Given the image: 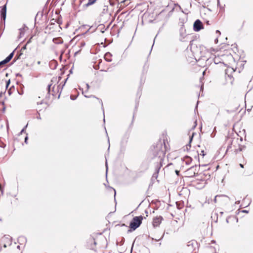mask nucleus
<instances>
[{
  "label": "nucleus",
  "mask_w": 253,
  "mask_h": 253,
  "mask_svg": "<svg viewBox=\"0 0 253 253\" xmlns=\"http://www.w3.org/2000/svg\"><path fill=\"white\" fill-rule=\"evenodd\" d=\"M166 147L165 142H159L154 150V155L156 157H158L161 161L165 155Z\"/></svg>",
  "instance_id": "obj_1"
},
{
  "label": "nucleus",
  "mask_w": 253,
  "mask_h": 253,
  "mask_svg": "<svg viewBox=\"0 0 253 253\" xmlns=\"http://www.w3.org/2000/svg\"><path fill=\"white\" fill-rule=\"evenodd\" d=\"M143 219V217L141 215L134 217L129 224L130 229L128 230L127 232H130L139 227L142 223Z\"/></svg>",
  "instance_id": "obj_2"
},
{
  "label": "nucleus",
  "mask_w": 253,
  "mask_h": 253,
  "mask_svg": "<svg viewBox=\"0 0 253 253\" xmlns=\"http://www.w3.org/2000/svg\"><path fill=\"white\" fill-rule=\"evenodd\" d=\"M197 165L191 167L185 171V173L188 177H192L196 176L198 173V169Z\"/></svg>",
  "instance_id": "obj_3"
},
{
  "label": "nucleus",
  "mask_w": 253,
  "mask_h": 253,
  "mask_svg": "<svg viewBox=\"0 0 253 253\" xmlns=\"http://www.w3.org/2000/svg\"><path fill=\"white\" fill-rule=\"evenodd\" d=\"M203 29L202 22L199 19L196 20L193 24V30L196 32H198Z\"/></svg>",
  "instance_id": "obj_4"
},
{
  "label": "nucleus",
  "mask_w": 253,
  "mask_h": 253,
  "mask_svg": "<svg viewBox=\"0 0 253 253\" xmlns=\"http://www.w3.org/2000/svg\"><path fill=\"white\" fill-rule=\"evenodd\" d=\"M187 247L189 251L195 250L197 247V243L195 240H191L188 242Z\"/></svg>",
  "instance_id": "obj_5"
},
{
  "label": "nucleus",
  "mask_w": 253,
  "mask_h": 253,
  "mask_svg": "<svg viewBox=\"0 0 253 253\" xmlns=\"http://www.w3.org/2000/svg\"><path fill=\"white\" fill-rule=\"evenodd\" d=\"M6 16V4L3 5L1 7L0 10V18L1 20H3L4 23H5V20Z\"/></svg>",
  "instance_id": "obj_6"
},
{
  "label": "nucleus",
  "mask_w": 253,
  "mask_h": 253,
  "mask_svg": "<svg viewBox=\"0 0 253 253\" xmlns=\"http://www.w3.org/2000/svg\"><path fill=\"white\" fill-rule=\"evenodd\" d=\"M28 29H29L28 27L27 26H26V25L25 24H23L22 27L19 29V35L18 37L19 39H21V38H22L24 36V35L25 33V32L27 30H28Z\"/></svg>",
  "instance_id": "obj_7"
},
{
  "label": "nucleus",
  "mask_w": 253,
  "mask_h": 253,
  "mask_svg": "<svg viewBox=\"0 0 253 253\" xmlns=\"http://www.w3.org/2000/svg\"><path fill=\"white\" fill-rule=\"evenodd\" d=\"M163 217L161 216H159V217H156L154 218L153 221V225L154 227H158L159 226L160 223L162 222V220H163Z\"/></svg>",
  "instance_id": "obj_8"
},
{
  "label": "nucleus",
  "mask_w": 253,
  "mask_h": 253,
  "mask_svg": "<svg viewBox=\"0 0 253 253\" xmlns=\"http://www.w3.org/2000/svg\"><path fill=\"white\" fill-rule=\"evenodd\" d=\"M161 168V166H159L158 165L157 166L155 169V172L153 173L152 176V180H154L156 179L158 176V173L159 170Z\"/></svg>",
  "instance_id": "obj_9"
},
{
  "label": "nucleus",
  "mask_w": 253,
  "mask_h": 253,
  "mask_svg": "<svg viewBox=\"0 0 253 253\" xmlns=\"http://www.w3.org/2000/svg\"><path fill=\"white\" fill-rule=\"evenodd\" d=\"M89 244L88 247L90 248V249L91 250H94V247L96 245V242H95L94 239L93 238H90L89 239Z\"/></svg>",
  "instance_id": "obj_10"
},
{
  "label": "nucleus",
  "mask_w": 253,
  "mask_h": 253,
  "mask_svg": "<svg viewBox=\"0 0 253 253\" xmlns=\"http://www.w3.org/2000/svg\"><path fill=\"white\" fill-rule=\"evenodd\" d=\"M183 162L187 165H189L192 162V158L188 156H185L183 158Z\"/></svg>",
  "instance_id": "obj_11"
},
{
  "label": "nucleus",
  "mask_w": 253,
  "mask_h": 253,
  "mask_svg": "<svg viewBox=\"0 0 253 253\" xmlns=\"http://www.w3.org/2000/svg\"><path fill=\"white\" fill-rule=\"evenodd\" d=\"M111 57H112V54L110 52H107L104 55V59L107 62L112 61Z\"/></svg>",
  "instance_id": "obj_12"
},
{
  "label": "nucleus",
  "mask_w": 253,
  "mask_h": 253,
  "mask_svg": "<svg viewBox=\"0 0 253 253\" xmlns=\"http://www.w3.org/2000/svg\"><path fill=\"white\" fill-rule=\"evenodd\" d=\"M2 240L4 242H7L9 244L11 243V238L9 236H4L2 238Z\"/></svg>",
  "instance_id": "obj_13"
},
{
  "label": "nucleus",
  "mask_w": 253,
  "mask_h": 253,
  "mask_svg": "<svg viewBox=\"0 0 253 253\" xmlns=\"http://www.w3.org/2000/svg\"><path fill=\"white\" fill-rule=\"evenodd\" d=\"M53 42L56 44L62 43L63 42V40L60 38H54Z\"/></svg>",
  "instance_id": "obj_14"
},
{
  "label": "nucleus",
  "mask_w": 253,
  "mask_h": 253,
  "mask_svg": "<svg viewBox=\"0 0 253 253\" xmlns=\"http://www.w3.org/2000/svg\"><path fill=\"white\" fill-rule=\"evenodd\" d=\"M84 97H86V98L93 97V98H97V99L99 101V102H100V103H101V104L102 108H103V102H102V101L101 99H99V98H98L96 97L94 95H90V96H87V95H84Z\"/></svg>",
  "instance_id": "obj_15"
},
{
  "label": "nucleus",
  "mask_w": 253,
  "mask_h": 253,
  "mask_svg": "<svg viewBox=\"0 0 253 253\" xmlns=\"http://www.w3.org/2000/svg\"><path fill=\"white\" fill-rule=\"evenodd\" d=\"M85 45V42L84 41H81L78 44V46L80 47V49H82Z\"/></svg>",
  "instance_id": "obj_16"
},
{
  "label": "nucleus",
  "mask_w": 253,
  "mask_h": 253,
  "mask_svg": "<svg viewBox=\"0 0 253 253\" xmlns=\"http://www.w3.org/2000/svg\"><path fill=\"white\" fill-rule=\"evenodd\" d=\"M96 1V0H88V2L87 3L85 4V6H88L89 5H91L93 4Z\"/></svg>",
  "instance_id": "obj_17"
},
{
  "label": "nucleus",
  "mask_w": 253,
  "mask_h": 253,
  "mask_svg": "<svg viewBox=\"0 0 253 253\" xmlns=\"http://www.w3.org/2000/svg\"><path fill=\"white\" fill-rule=\"evenodd\" d=\"M227 197L228 198V199H229V197H228V196H226V195H216L215 198H214V202L215 203H216L217 202V198H220V197Z\"/></svg>",
  "instance_id": "obj_18"
},
{
  "label": "nucleus",
  "mask_w": 253,
  "mask_h": 253,
  "mask_svg": "<svg viewBox=\"0 0 253 253\" xmlns=\"http://www.w3.org/2000/svg\"><path fill=\"white\" fill-rule=\"evenodd\" d=\"M14 51H13V52H12L11 53H10L9 54V55L6 58V59L9 62L10 61V60L12 59V58L13 57V55H14Z\"/></svg>",
  "instance_id": "obj_19"
},
{
  "label": "nucleus",
  "mask_w": 253,
  "mask_h": 253,
  "mask_svg": "<svg viewBox=\"0 0 253 253\" xmlns=\"http://www.w3.org/2000/svg\"><path fill=\"white\" fill-rule=\"evenodd\" d=\"M14 51H13V52H12L11 53H10L9 54V55L6 58V59L9 62L10 61V60L12 59V58L13 57V55H14Z\"/></svg>",
  "instance_id": "obj_20"
},
{
  "label": "nucleus",
  "mask_w": 253,
  "mask_h": 253,
  "mask_svg": "<svg viewBox=\"0 0 253 253\" xmlns=\"http://www.w3.org/2000/svg\"><path fill=\"white\" fill-rule=\"evenodd\" d=\"M14 51H13V52H12L11 53H10L9 54V55L6 58V59L9 62L10 61V60L12 59V58L13 57V55H14Z\"/></svg>",
  "instance_id": "obj_21"
},
{
  "label": "nucleus",
  "mask_w": 253,
  "mask_h": 253,
  "mask_svg": "<svg viewBox=\"0 0 253 253\" xmlns=\"http://www.w3.org/2000/svg\"><path fill=\"white\" fill-rule=\"evenodd\" d=\"M98 27L100 28V30L102 33H104L106 30V29L105 28L104 26L103 25H100Z\"/></svg>",
  "instance_id": "obj_22"
},
{
  "label": "nucleus",
  "mask_w": 253,
  "mask_h": 253,
  "mask_svg": "<svg viewBox=\"0 0 253 253\" xmlns=\"http://www.w3.org/2000/svg\"><path fill=\"white\" fill-rule=\"evenodd\" d=\"M197 153V155L199 157V155L204 156L206 154L205 153L204 150L201 151L200 153H199L198 152H196Z\"/></svg>",
  "instance_id": "obj_23"
},
{
  "label": "nucleus",
  "mask_w": 253,
  "mask_h": 253,
  "mask_svg": "<svg viewBox=\"0 0 253 253\" xmlns=\"http://www.w3.org/2000/svg\"><path fill=\"white\" fill-rule=\"evenodd\" d=\"M183 29H181V32H180V36L181 37H182L183 39H184L186 36L185 35L184 32H183ZM184 31H185V30H184Z\"/></svg>",
  "instance_id": "obj_24"
},
{
  "label": "nucleus",
  "mask_w": 253,
  "mask_h": 253,
  "mask_svg": "<svg viewBox=\"0 0 253 253\" xmlns=\"http://www.w3.org/2000/svg\"><path fill=\"white\" fill-rule=\"evenodd\" d=\"M51 86V84H48V86H47V90H48V92L47 93V96H49V93H50V86Z\"/></svg>",
  "instance_id": "obj_25"
},
{
  "label": "nucleus",
  "mask_w": 253,
  "mask_h": 253,
  "mask_svg": "<svg viewBox=\"0 0 253 253\" xmlns=\"http://www.w3.org/2000/svg\"><path fill=\"white\" fill-rule=\"evenodd\" d=\"M77 96H74V95H71L70 96V98H71V100H75L77 98Z\"/></svg>",
  "instance_id": "obj_26"
},
{
  "label": "nucleus",
  "mask_w": 253,
  "mask_h": 253,
  "mask_svg": "<svg viewBox=\"0 0 253 253\" xmlns=\"http://www.w3.org/2000/svg\"><path fill=\"white\" fill-rule=\"evenodd\" d=\"M174 6H175V7L174 8H176V7H178L179 8V10H181V8L180 7V6L178 4H174Z\"/></svg>",
  "instance_id": "obj_27"
},
{
  "label": "nucleus",
  "mask_w": 253,
  "mask_h": 253,
  "mask_svg": "<svg viewBox=\"0 0 253 253\" xmlns=\"http://www.w3.org/2000/svg\"><path fill=\"white\" fill-rule=\"evenodd\" d=\"M28 137L27 136V135H26V136L25 137V140H24V142L26 143V144H27L28 143Z\"/></svg>",
  "instance_id": "obj_28"
},
{
  "label": "nucleus",
  "mask_w": 253,
  "mask_h": 253,
  "mask_svg": "<svg viewBox=\"0 0 253 253\" xmlns=\"http://www.w3.org/2000/svg\"><path fill=\"white\" fill-rule=\"evenodd\" d=\"M10 84V80H9L7 82H6V87L7 88L8 86Z\"/></svg>",
  "instance_id": "obj_29"
},
{
  "label": "nucleus",
  "mask_w": 253,
  "mask_h": 253,
  "mask_svg": "<svg viewBox=\"0 0 253 253\" xmlns=\"http://www.w3.org/2000/svg\"><path fill=\"white\" fill-rule=\"evenodd\" d=\"M216 59H217L216 58H215L214 59V62L215 64H218L219 62Z\"/></svg>",
  "instance_id": "obj_30"
},
{
  "label": "nucleus",
  "mask_w": 253,
  "mask_h": 253,
  "mask_svg": "<svg viewBox=\"0 0 253 253\" xmlns=\"http://www.w3.org/2000/svg\"><path fill=\"white\" fill-rule=\"evenodd\" d=\"M81 49H80L79 50H78V51H76L75 53V55H77L78 54V53H80V52L81 51Z\"/></svg>",
  "instance_id": "obj_31"
},
{
  "label": "nucleus",
  "mask_w": 253,
  "mask_h": 253,
  "mask_svg": "<svg viewBox=\"0 0 253 253\" xmlns=\"http://www.w3.org/2000/svg\"><path fill=\"white\" fill-rule=\"evenodd\" d=\"M67 79H68V78L66 79V80H65V82H64V84H63L62 85V86H61V90L62 89V88H63V86L65 85V83H66V81H67Z\"/></svg>",
  "instance_id": "obj_32"
},
{
  "label": "nucleus",
  "mask_w": 253,
  "mask_h": 253,
  "mask_svg": "<svg viewBox=\"0 0 253 253\" xmlns=\"http://www.w3.org/2000/svg\"><path fill=\"white\" fill-rule=\"evenodd\" d=\"M86 87V90H88L89 88V85L88 84H85Z\"/></svg>",
  "instance_id": "obj_33"
},
{
  "label": "nucleus",
  "mask_w": 253,
  "mask_h": 253,
  "mask_svg": "<svg viewBox=\"0 0 253 253\" xmlns=\"http://www.w3.org/2000/svg\"><path fill=\"white\" fill-rule=\"evenodd\" d=\"M186 149L188 150L189 148H190L191 147V145L190 144L186 145Z\"/></svg>",
  "instance_id": "obj_34"
},
{
  "label": "nucleus",
  "mask_w": 253,
  "mask_h": 253,
  "mask_svg": "<svg viewBox=\"0 0 253 253\" xmlns=\"http://www.w3.org/2000/svg\"><path fill=\"white\" fill-rule=\"evenodd\" d=\"M105 166H106V171H107V170H108V165H107V161H106Z\"/></svg>",
  "instance_id": "obj_35"
},
{
  "label": "nucleus",
  "mask_w": 253,
  "mask_h": 253,
  "mask_svg": "<svg viewBox=\"0 0 253 253\" xmlns=\"http://www.w3.org/2000/svg\"><path fill=\"white\" fill-rule=\"evenodd\" d=\"M193 137V134L190 137V142L189 143H191V142L192 141Z\"/></svg>",
  "instance_id": "obj_36"
},
{
  "label": "nucleus",
  "mask_w": 253,
  "mask_h": 253,
  "mask_svg": "<svg viewBox=\"0 0 253 253\" xmlns=\"http://www.w3.org/2000/svg\"><path fill=\"white\" fill-rule=\"evenodd\" d=\"M37 118L38 119H40V120H41V117L40 115V114H39V115H38V116H37Z\"/></svg>",
  "instance_id": "obj_37"
},
{
  "label": "nucleus",
  "mask_w": 253,
  "mask_h": 253,
  "mask_svg": "<svg viewBox=\"0 0 253 253\" xmlns=\"http://www.w3.org/2000/svg\"><path fill=\"white\" fill-rule=\"evenodd\" d=\"M216 33L218 34L219 35H220V32L219 30H216Z\"/></svg>",
  "instance_id": "obj_38"
},
{
  "label": "nucleus",
  "mask_w": 253,
  "mask_h": 253,
  "mask_svg": "<svg viewBox=\"0 0 253 253\" xmlns=\"http://www.w3.org/2000/svg\"><path fill=\"white\" fill-rule=\"evenodd\" d=\"M242 212L245 213H248L249 211L247 210H243Z\"/></svg>",
  "instance_id": "obj_39"
},
{
  "label": "nucleus",
  "mask_w": 253,
  "mask_h": 253,
  "mask_svg": "<svg viewBox=\"0 0 253 253\" xmlns=\"http://www.w3.org/2000/svg\"><path fill=\"white\" fill-rule=\"evenodd\" d=\"M25 130H24V128H23L21 132H20V133L22 134V133L24 132Z\"/></svg>",
  "instance_id": "obj_40"
},
{
  "label": "nucleus",
  "mask_w": 253,
  "mask_h": 253,
  "mask_svg": "<svg viewBox=\"0 0 253 253\" xmlns=\"http://www.w3.org/2000/svg\"><path fill=\"white\" fill-rule=\"evenodd\" d=\"M240 203V201H237L235 202V204H239Z\"/></svg>",
  "instance_id": "obj_41"
},
{
  "label": "nucleus",
  "mask_w": 253,
  "mask_h": 253,
  "mask_svg": "<svg viewBox=\"0 0 253 253\" xmlns=\"http://www.w3.org/2000/svg\"><path fill=\"white\" fill-rule=\"evenodd\" d=\"M240 166L241 168H244V165H243V164H240Z\"/></svg>",
  "instance_id": "obj_42"
},
{
  "label": "nucleus",
  "mask_w": 253,
  "mask_h": 253,
  "mask_svg": "<svg viewBox=\"0 0 253 253\" xmlns=\"http://www.w3.org/2000/svg\"><path fill=\"white\" fill-rule=\"evenodd\" d=\"M26 48V45H25V46H24L23 47H22V49H25Z\"/></svg>",
  "instance_id": "obj_43"
},
{
  "label": "nucleus",
  "mask_w": 253,
  "mask_h": 253,
  "mask_svg": "<svg viewBox=\"0 0 253 253\" xmlns=\"http://www.w3.org/2000/svg\"><path fill=\"white\" fill-rule=\"evenodd\" d=\"M228 219H229V217H227V218H226V222H227V223H229V220H228Z\"/></svg>",
  "instance_id": "obj_44"
},
{
  "label": "nucleus",
  "mask_w": 253,
  "mask_h": 253,
  "mask_svg": "<svg viewBox=\"0 0 253 253\" xmlns=\"http://www.w3.org/2000/svg\"><path fill=\"white\" fill-rule=\"evenodd\" d=\"M114 191V196L115 197L116 196V190L114 189H113Z\"/></svg>",
  "instance_id": "obj_45"
},
{
  "label": "nucleus",
  "mask_w": 253,
  "mask_h": 253,
  "mask_svg": "<svg viewBox=\"0 0 253 253\" xmlns=\"http://www.w3.org/2000/svg\"><path fill=\"white\" fill-rule=\"evenodd\" d=\"M2 94H3V93L2 92H1L0 93V97H1L2 96Z\"/></svg>",
  "instance_id": "obj_46"
},
{
  "label": "nucleus",
  "mask_w": 253,
  "mask_h": 253,
  "mask_svg": "<svg viewBox=\"0 0 253 253\" xmlns=\"http://www.w3.org/2000/svg\"><path fill=\"white\" fill-rule=\"evenodd\" d=\"M217 42H218V40H217V39H216L215 40V42L217 43Z\"/></svg>",
  "instance_id": "obj_47"
},
{
  "label": "nucleus",
  "mask_w": 253,
  "mask_h": 253,
  "mask_svg": "<svg viewBox=\"0 0 253 253\" xmlns=\"http://www.w3.org/2000/svg\"><path fill=\"white\" fill-rule=\"evenodd\" d=\"M175 172H176V174H177V175H178V173H179V171H178L176 170V171H175Z\"/></svg>",
  "instance_id": "obj_48"
},
{
  "label": "nucleus",
  "mask_w": 253,
  "mask_h": 253,
  "mask_svg": "<svg viewBox=\"0 0 253 253\" xmlns=\"http://www.w3.org/2000/svg\"><path fill=\"white\" fill-rule=\"evenodd\" d=\"M28 125H26L23 128H24V130H25L26 128L27 127Z\"/></svg>",
  "instance_id": "obj_49"
},
{
  "label": "nucleus",
  "mask_w": 253,
  "mask_h": 253,
  "mask_svg": "<svg viewBox=\"0 0 253 253\" xmlns=\"http://www.w3.org/2000/svg\"><path fill=\"white\" fill-rule=\"evenodd\" d=\"M206 73V70L203 72V75L204 76Z\"/></svg>",
  "instance_id": "obj_50"
},
{
  "label": "nucleus",
  "mask_w": 253,
  "mask_h": 253,
  "mask_svg": "<svg viewBox=\"0 0 253 253\" xmlns=\"http://www.w3.org/2000/svg\"><path fill=\"white\" fill-rule=\"evenodd\" d=\"M17 248L18 249H20V246H19V245L17 246Z\"/></svg>",
  "instance_id": "obj_51"
},
{
  "label": "nucleus",
  "mask_w": 253,
  "mask_h": 253,
  "mask_svg": "<svg viewBox=\"0 0 253 253\" xmlns=\"http://www.w3.org/2000/svg\"><path fill=\"white\" fill-rule=\"evenodd\" d=\"M20 239H23L25 240V238L23 237H20Z\"/></svg>",
  "instance_id": "obj_52"
},
{
  "label": "nucleus",
  "mask_w": 253,
  "mask_h": 253,
  "mask_svg": "<svg viewBox=\"0 0 253 253\" xmlns=\"http://www.w3.org/2000/svg\"><path fill=\"white\" fill-rule=\"evenodd\" d=\"M40 63H41V62H40V61H38V64H40Z\"/></svg>",
  "instance_id": "obj_53"
},
{
  "label": "nucleus",
  "mask_w": 253,
  "mask_h": 253,
  "mask_svg": "<svg viewBox=\"0 0 253 253\" xmlns=\"http://www.w3.org/2000/svg\"><path fill=\"white\" fill-rule=\"evenodd\" d=\"M3 246H4V248L6 247V245L5 244H4Z\"/></svg>",
  "instance_id": "obj_54"
},
{
  "label": "nucleus",
  "mask_w": 253,
  "mask_h": 253,
  "mask_svg": "<svg viewBox=\"0 0 253 253\" xmlns=\"http://www.w3.org/2000/svg\"><path fill=\"white\" fill-rule=\"evenodd\" d=\"M4 64H0V68Z\"/></svg>",
  "instance_id": "obj_55"
},
{
  "label": "nucleus",
  "mask_w": 253,
  "mask_h": 253,
  "mask_svg": "<svg viewBox=\"0 0 253 253\" xmlns=\"http://www.w3.org/2000/svg\"><path fill=\"white\" fill-rule=\"evenodd\" d=\"M250 203H249L248 204V205H247V206H246L245 207H247L248 206L250 205Z\"/></svg>",
  "instance_id": "obj_56"
},
{
  "label": "nucleus",
  "mask_w": 253,
  "mask_h": 253,
  "mask_svg": "<svg viewBox=\"0 0 253 253\" xmlns=\"http://www.w3.org/2000/svg\"><path fill=\"white\" fill-rule=\"evenodd\" d=\"M8 92L9 94H10V91L9 90Z\"/></svg>",
  "instance_id": "obj_57"
},
{
  "label": "nucleus",
  "mask_w": 253,
  "mask_h": 253,
  "mask_svg": "<svg viewBox=\"0 0 253 253\" xmlns=\"http://www.w3.org/2000/svg\"><path fill=\"white\" fill-rule=\"evenodd\" d=\"M203 88V85H202V86L201 87V89H202Z\"/></svg>",
  "instance_id": "obj_58"
},
{
  "label": "nucleus",
  "mask_w": 253,
  "mask_h": 253,
  "mask_svg": "<svg viewBox=\"0 0 253 253\" xmlns=\"http://www.w3.org/2000/svg\"><path fill=\"white\" fill-rule=\"evenodd\" d=\"M207 61V62H209V61H210V60H209V59H208Z\"/></svg>",
  "instance_id": "obj_59"
},
{
  "label": "nucleus",
  "mask_w": 253,
  "mask_h": 253,
  "mask_svg": "<svg viewBox=\"0 0 253 253\" xmlns=\"http://www.w3.org/2000/svg\"><path fill=\"white\" fill-rule=\"evenodd\" d=\"M245 200H246V198L244 199L243 201L244 202L245 201Z\"/></svg>",
  "instance_id": "obj_60"
},
{
  "label": "nucleus",
  "mask_w": 253,
  "mask_h": 253,
  "mask_svg": "<svg viewBox=\"0 0 253 253\" xmlns=\"http://www.w3.org/2000/svg\"><path fill=\"white\" fill-rule=\"evenodd\" d=\"M58 87L59 88V89L60 88V85H58Z\"/></svg>",
  "instance_id": "obj_61"
},
{
  "label": "nucleus",
  "mask_w": 253,
  "mask_h": 253,
  "mask_svg": "<svg viewBox=\"0 0 253 253\" xmlns=\"http://www.w3.org/2000/svg\"><path fill=\"white\" fill-rule=\"evenodd\" d=\"M231 70H232L233 72H234V71H235L234 70H233V69H231Z\"/></svg>",
  "instance_id": "obj_62"
},
{
  "label": "nucleus",
  "mask_w": 253,
  "mask_h": 253,
  "mask_svg": "<svg viewBox=\"0 0 253 253\" xmlns=\"http://www.w3.org/2000/svg\"><path fill=\"white\" fill-rule=\"evenodd\" d=\"M202 166H206V165H202Z\"/></svg>",
  "instance_id": "obj_63"
},
{
  "label": "nucleus",
  "mask_w": 253,
  "mask_h": 253,
  "mask_svg": "<svg viewBox=\"0 0 253 253\" xmlns=\"http://www.w3.org/2000/svg\"><path fill=\"white\" fill-rule=\"evenodd\" d=\"M207 24H209V21H208V22H207Z\"/></svg>",
  "instance_id": "obj_64"
}]
</instances>
